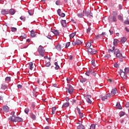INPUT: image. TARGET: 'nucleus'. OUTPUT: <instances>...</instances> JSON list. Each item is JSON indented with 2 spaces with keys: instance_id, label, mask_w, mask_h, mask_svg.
<instances>
[{
  "instance_id": "1",
  "label": "nucleus",
  "mask_w": 129,
  "mask_h": 129,
  "mask_svg": "<svg viewBox=\"0 0 129 129\" xmlns=\"http://www.w3.org/2000/svg\"><path fill=\"white\" fill-rule=\"evenodd\" d=\"M112 16H110L108 18L109 23H112V22H116V17H117V12L116 11H113Z\"/></svg>"
},
{
  "instance_id": "2",
  "label": "nucleus",
  "mask_w": 129,
  "mask_h": 129,
  "mask_svg": "<svg viewBox=\"0 0 129 129\" xmlns=\"http://www.w3.org/2000/svg\"><path fill=\"white\" fill-rule=\"evenodd\" d=\"M67 93H69L70 94H72L74 92V88L71 86V85H69V88H66Z\"/></svg>"
},
{
  "instance_id": "3",
  "label": "nucleus",
  "mask_w": 129,
  "mask_h": 129,
  "mask_svg": "<svg viewBox=\"0 0 129 129\" xmlns=\"http://www.w3.org/2000/svg\"><path fill=\"white\" fill-rule=\"evenodd\" d=\"M114 54L116 55V57H117V58H123L122 54L120 53L118 49H115L114 50Z\"/></svg>"
},
{
  "instance_id": "4",
  "label": "nucleus",
  "mask_w": 129,
  "mask_h": 129,
  "mask_svg": "<svg viewBox=\"0 0 129 129\" xmlns=\"http://www.w3.org/2000/svg\"><path fill=\"white\" fill-rule=\"evenodd\" d=\"M38 51L40 55H41L42 57H43L44 55H45V50H44V48L43 46H42V45H40L39 46Z\"/></svg>"
},
{
  "instance_id": "5",
  "label": "nucleus",
  "mask_w": 129,
  "mask_h": 129,
  "mask_svg": "<svg viewBox=\"0 0 129 129\" xmlns=\"http://www.w3.org/2000/svg\"><path fill=\"white\" fill-rule=\"evenodd\" d=\"M83 42L81 40L76 39L74 40V42L72 43L73 46H76V45H81Z\"/></svg>"
},
{
  "instance_id": "6",
  "label": "nucleus",
  "mask_w": 129,
  "mask_h": 129,
  "mask_svg": "<svg viewBox=\"0 0 129 129\" xmlns=\"http://www.w3.org/2000/svg\"><path fill=\"white\" fill-rule=\"evenodd\" d=\"M87 51L91 55H93V54H96L97 53V50L91 48H88Z\"/></svg>"
},
{
  "instance_id": "7",
  "label": "nucleus",
  "mask_w": 129,
  "mask_h": 129,
  "mask_svg": "<svg viewBox=\"0 0 129 129\" xmlns=\"http://www.w3.org/2000/svg\"><path fill=\"white\" fill-rule=\"evenodd\" d=\"M85 97L88 103H90V104H91V103H92V101L90 99L91 98V95H87Z\"/></svg>"
},
{
  "instance_id": "8",
  "label": "nucleus",
  "mask_w": 129,
  "mask_h": 129,
  "mask_svg": "<svg viewBox=\"0 0 129 129\" xmlns=\"http://www.w3.org/2000/svg\"><path fill=\"white\" fill-rule=\"evenodd\" d=\"M63 47H64V44L61 45L58 43L57 45L55 46V49L57 50V51H61Z\"/></svg>"
},
{
  "instance_id": "9",
  "label": "nucleus",
  "mask_w": 129,
  "mask_h": 129,
  "mask_svg": "<svg viewBox=\"0 0 129 129\" xmlns=\"http://www.w3.org/2000/svg\"><path fill=\"white\" fill-rule=\"evenodd\" d=\"M92 44H93V42L92 41L90 40V41H88L86 44V48L87 49H88V48H90Z\"/></svg>"
},
{
  "instance_id": "10",
  "label": "nucleus",
  "mask_w": 129,
  "mask_h": 129,
  "mask_svg": "<svg viewBox=\"0 0 129 129\" xmlns=\"http://www.w3.org/2000/svg\"><path fill=\"white\" fill-rule=\"evenodd\" d=\"M91 12L90 11H86L85 13V16H87V17H88L89 18L92 17V15L91 14Z\"/></svg>"
},
{
  "instance_id": "11",
  "label": "nucleus",
  "mask_w": 129,
  "mask_h": 129,
  "mask_svg": "<svg viewBox=\"0 0 129 129\" xmlns=\"http://www.w3.org/2000/svg\"><path fill=\"white\" fill-rule=\"evenodd\" d=\"M36 34V31H35L33 30H31L30 33L31 37H32V38H34V37H36V36L37 35V34Z\"/></svg>"
},
{
  "instance_id": "12",
  "label": "nucleus",
  "mask_w": 129,
  "mask_h": 129,
  "mask_svg": "<svg viewBox=\"0 0 129 129\" xmlns=\"http://www.w3.org/2000/svg\"><path fill=\"white\" fill-rule=\"evenodd\" d=\"M1 14H2V15H8V14H9V11L6 9H2L1 11Z\"/></svg>"
},
{
  "instance_id": "13",
  "label": "nucleus",
  "mask_w": 129,
  "mask_h": 129,
  "mask_svg": "<svg viewBox=\"0 0 129 129\" xmlns=\"http://www.w3.org/2000/svg\"><path fill=\"white\" fill-rule=\"evenodd\" d=\"M117 93V89L116 88L113 89L111 92V94L112 95H114Z\"/></svg>"
},
{
  "instance_id": "14",
  "label": "nucleus",
  "mask_w": 129,
  "mask_h": 129,
  "mask_svg": "<svg viewBox=\"0 0 129 129\" xmlns=\"http://www.w3.org/2000/svg\"><path fill=\"white\" fill-rule=\"evenodd\" d=\"M16 118H17V117H16L15 116H12L9 118V120H11V121H14L15 122H16Z\"/></svg>"
},
{
  "instance_id": "15",
  "label": "nucleus",
  "mask_w": 129,
  "mask_h": 129,
  "mask_svg": "<svg viewBox=\"0 0 129 129\" xmlns=\"http://www.w3.org/2000/svg\"><path fill=\"white\" fill-rule=\"evenodd\" d=\"M120 77L122 79H125L126 78V74L124 72H122L120 74Z\"/></svg>"
},
{
  "instance_id": "16",
  "label": "nucleus",
  "mask_w": 129,
  "mask_h": 129,
  "mask_svg": "<svg viewBox=\"0 0 129 129\" xmlns=\"http://www.w3.org/2000/svg\"><path fill=\"white\" fill-rule=\"evenodd\" d=\"M51 32L54 34V35H56V36H59V31L57 30L52 29Z\"/></svg>"
},
{
  "instance_id": "17",
  "label": "nucleus",
  "mask_w": 129,
  "mask_h": 129,
  "mask_svg": "<svg viewBox=\"0 0 129 129\" xmlns=\"http://www.w3.org/2000/svg\"><path fill=\"white\" fill-rule=\"evenodd\" d=\"M116 107L117 109H121L122 108L121 105H120V103H119V102H117Z\"/></svg>"
},
{
  "instance_id": "18",
  "label": "nucleus",
  "mask_w": 129,
  "mask_h": 129,
  "mask_svg": "<svg viewBox=\"0 0 129 129\" xmlns=\"http://www.w3.org/2000/svg\"><path fill=\"white\" fill-rule=\"evenodd\" d=\"M61 24L62 27L66 28L67 27V24H66V20H63L61 21Z\"/></svg>"
},
{
  "instance_id": "19",
  "label": "nucleus",
  "mask_w": 129,
  "mask_h": 129,
  "mask_svg": "<svg viewBox=\"0 0 129 129\" xmlns=\"http://www.w3.org/2000/svg\"><path fill=\"white\" fill-rule=\"evenodd\" d=\"M9 107L8 106H4L3 107V110H4V111H5V112H8V111H9Z\"/></svg>"
},
{
  "instance_id": "20",
  "label": "nucleus",
  "mask_w": 129,
  "mask_h": 129,
  "mask_svg": "<svg viewBox=\"0 0 129 129\" xmlns=\"http://www.w3.org/2000/svg\"><path fill=\"white\" fill-rule=\"evenodd\" d=\"M29 69H30L31 70H33V69H34V63H33V62H29Z\"/></svg>"
},
{
  "instance_id": "21",
  "label": "nucleus",
  "mask_w": 129,
  "mask_h": 129,
  "mask_svg": "<svg viewBox=\"0 0 129 129\" xmlns=\"http://www.w3.org/2000/svg\"><path fill=\"white\" fill-rule=\"evenodd\" d=\"M17 121L18 122H22L23 121V119L20 117H16L15 122H17Z\"/></svg>"
},
{
  "instance_id": "22",
  "label": "nucleus",
  "mask_w": 129,
  "mask_h": 129,
  "mask_svg": "<svg viewBox=\"0 0 129 129\" xmlns=\"http://www.w3.org/2000/svg\"><path fill=\"white\" fill-rule=\"evenodd\" d=\"M69 105H70V103H69V102H67L63 104L62 107H68Z\"/></svg>"
},
{
  "instance_id": "23",
  "label": "nucleus",
  "mask_w": 129,
  "mask_h": 129,
  "mask_svg": "<svg viewBox=\"0 0 129 129\" xmlns=\"http://www.w3.org/2000/svg\"><path fill=\"white\" fill-rule=\"evenodd\" d=\"M127 40V39L123 37L121 38L120 42L121 43V44H124V43H125V42H126Z\"/></svg>"
},
{
  "instance_id": "24",
  "label": "nucleus",
  "mask_w": 129,
  "mask_h": 129,
  "mask_svg": "<svg viewBox=\"0 0 129 129\" xmlns=\"http://www.w3.org/2000/svg\"><path fill=\"white\" fill-rule=\"evenodd\" d=\"M30 117L33 119V120H36V115L31 113L30 114Z\"/></svg>"
},
{
  "instance_id": "25",
  "label": "nucleus",
  "mask_w": 129,
  "mask_h": 129,
  "mask_svg": "<svg viewBox=\"0 0 129 129\" xmlns=\"http://www.w3.org/2000/svg\"><path fill=\"white\" fill-rule=\"evenodd\" d=\"M8 86L6 85L1 84V89L5 90V89H7L8 88Z\"/></svg>"
},
{
  "instance_id": "26",
  "label": "nucleus",
  "mask_w": 129,
  "mask_h": 129,
  "mask_svg": "<svg viewBox=\"0 0 129 129\" xmlns=\"http://www.w3.org/2000/svg\"><path fill=\"white\" fill-rule=\"evenodd\" d=\"M118 20L119 21H121V22H123V18H122V16L121 15H119L117 16Z\"/></svg>"
},
{
  "instance_id": "27",
  "label": "nucleus",
  "mask_w": 129,
  "mask_h": 129,
  "mask_svg": "<svg viewBox=\"0 0 129 129\" xmlns=\"http://www.w3.org/2000/svg\"><path fill=\"white\" fill-rule=\"evenodd\" d=\"M54 65L55 66V67H54V69H55V70H58V69L60 68V67L59 66V65H58V62H54Z\"/></svg>"
},
{
  "instance_id": "28",
  "label": "nucleus",
  "mask_w": 129,
  "mask_h": 129,
  "mask_svg": "<svg viewBox=\"0 0 129 129\" xmlns=\"http://www.w3.org/2000/svg\"><path fill=\"white\" fill-rule=\"evenodd\" d=\"M76 35V33H75V32L71 34L70 35V38L73 39V38H74V37Z\"/></svg>"
},
{
  "instance_id": "29",
  "label": "nucleus",
  "mask_w": 129,
  "mask_h": 129,
  "mask_svg": "<svg viewBox=\"0 0 129 129\" xmlns=\"http://www.w3.org/2000/svg\"><path fill=\"white\" fill-rule=\"evenodd\" d=\"M9 13L11 14V15H15V13H16L15 12V10L14 9H11L9 11Z\"/></svg>"
},
{
  "instance_id": "30",
  "label": "nucleus",
  "mask_w": 129,
  "mask_h": 129,
  "mask_svg": "<svg viewBox=\"0 0 129 129\" xmlns=\"http://www.w3.org/2000/svg\"><path fill=\"white\" fill-rule=\"evenodd\" d=\"M118 42H119V41H118V40H117L116 39H114V42H113V44H114V46H117V43H118Z\"/></svg>"
},
{
  "instance_id": "31",
  "label": "nucleus",
  "mask_w": 129,
  "mask_h": 129,
  "mask_svg": "<svg viewBox=\"0 0 129 129\" xmlns=\"http://www.w3.org/2000/svg\"><path fill=\"white\" fill-rule=\"evenodd\" d=\"M87 81V79L85 78H82L80 79V82L82 83H84L85 82H86Z\"/></svg>"
},
{
  "instance_id": "32",
  "label": "nucleus",
  "mask_w": 129,
  "mask_h": 129,
  "mask_svg": "<svg viewBox=\"0 0 129 129\" xmlns=\"http://www.w3.org/2000/svg\"><path fill=\"white\" fill-rule=\"evenodd\" d=\"M77 128L78 129H85V127H84V126H83V125L81 124V125H79L77 126Z\"/></svg>"
},
{
  "instance_id": "33",
  "label": "nucleus",
  "mask_w": 129,
  "mask_h": 129,
  "mask_svg": "<svg viewBox=\"0 0 129 129\" xmlns=\"http://www.w3.org/2000/svg\"><path fill=\"white\" fill-rule=\"evenodd\" d=\"M115 47L114 46H113L112 48L109 49L108 51L109 53H111V52H112V51H114V50H115Z\"/></svg>"
},
{
  "instance_id": "34",
  "label": "nucleus",
  "mask_w": 129,
  "mask_h": 129,
  "mask_svg": "<svg viewBox=\"0 0 129 129\" xmlns=\"http://www.w3.org/2000/svg\"><path fill=\"white\" fill-rule=\"evenodd\" d=\"M55 112H56V107H53L52 108V114H55Z\"/></svg>"
},
{
  "instance_id": "35",
  "label": "nucleus",
  "mask_w": 129,
  "mask_h": 129,
  "mask_svg": "<svg viewBox=\"0 0 129 129\" xmlns=\"http://www.w3.org/2000/svg\"><path fill=\"white\" fill-rule=\"evenodd\" d=\"M27 37V35H26L25 34H23L22 35L20 36V39H26V37Z\"/></svg>"
},
{
  "instance_id": "36",
  "label": "nucleus",
  "mask_w": 129,
  "mask_h": 129,
  "mask_svg": "<svg viewBox=\"0 0 129 129\" xmlns=\"http://www.w3.org/2000/svg\"><path fill=\"white\" fill-rule=\"evenodd\" d=\"M5 81H7V82H10L11 81V77H7L5 79Z\"/></svg>"
},
{
  "instance_id": "37",
  "label": "nucleus",
  "mask_w": 129,
  "mask_h": 129,
  "mask_svg": "<svg viewBox=\"0 0 129 129\" xmlns=\"http://www.w3.org/2000/svg\"><path fill=\"white\" fill-rule=\"evenodd\" d=\"M124 73H125L126 74H127V73H128L129 72V69L128 68H125L124 69Z\"/></svg>"
},
{
  "instance_id": "38",
  "label": "nucleus",
  "mask_w": 129,
  "mask_h": 129,
  "mask_svg": "<svg viewBox=\"0 0 129 129\" xmlns=\"http://www.w3.org/2000/svg\"><path fill=\"white\" fill-rule=\"evenodd\" d=\"M106 99H107V96H104L101 98V100H102V101H104Z\"/></svg>"
},
{
  "instance_id": "39",
  "label": "nucleus",
  "mask_w": 129,
  "mask_h": 129,
  "mask_svg": "<svg viewBox=\"0 0 129 129\" xmlns=\"http://www.w3.org/2000/svg\"><path fill=\"white\" fill-rule=\"evenodd\" d=\"M28 14L30 16H33V15H34V12L32 10H30L28 11Z\"/></svg>"
},
{
  "instance_id": "40",
  "label": "nucleus",
  "mask_w": 129,
  "mask_h": 129,
  "mask_svg": "<svg viewBox=\"0 0 129 129\" xmlns=\"http://www.w3.org/2000/svg\"><path fill=\"white\" fill-rule=\"evenodd\" d=\"M78 17H79V18H83V17H84V15H83L82 13H79L78 14Z\"/></svg>"
},
{
  "instance_id": "41",
  "label": "nucleus",
  "mask_w": 129,
  "mask_h": 129,
  "mask_svg": "<svg viewBox=\"0 0 129 129\" xmlns=\"http://www.w3.org/2000/svg\"><path fill=\"white\" fill-rule=\"evenodd\" d=\"M111 57V55L110 54H106L105 55V59H108L109 58H110Z\"/></svg>"
},
{
  "instance_id": "42",
  "label": "nucleus",
  "mask_w": 129,
  "mask_h": 129,
  "mask_svg": "<svg viewBox=\"0 0 129 129\" xmlns=\"http://www.w3.org/2000/svg\"><path fill=\"white\" fill-rule=\"evenodd\" d=\"M90 31H91V27H89L87 29V34H89V33H90Z\"/></svg>"
},
{
  "instance_id": "43",
  "label": "nucleus",
  "mask_w": 129,
  "mask_h": 129,
  "mask_svg": "<svg viewBox=\"0 0 129 129\" xmlns=\"http://www.w3.org/2000/svg\"><path fill=\"white\" fill-rule=\"evenodd\" d=\"M20 20H21V21H23V22H25V21H26V17L24 16L20 17Z\"/></svg>"
},
{
  "instance_id": "44",
  "label": "nucleus",
  "mask_w": 129,
  "mask_h": 129,
  "mask_svg": "<svg viewBox=\"0 0 129 129\" xmlns=\"http://www.w3.org/2000/svg\"><path fill=\"white\" fill-rule=\"evenodd\" d=\"M11 31L12 32H17V28L12 27Z\"/></svg>"
},
{
  "instance_id": "45",
  "label": "nucleus",
  "mask_w": 129,
  "mask_h": 129,
  "mask_svg": "<svg viewBox=\"0 0 129 129\" xmlns=\"http://www.w3.org/2000/svg\"><path fill=\"white\" fill-rule=\"evenodd\" d=\"M90 129H95V124H92L90 126Z\"/></svg>"
},
{
  "instance_id": "46",
  "label": "nucleus",
  "mask_w": 129,
  "mask_h": 129,
  "mask_svg": "<svg viewBox=\"0 0 129 129\" xmlns=\"http://www.w3.org/2000/svg\"><path fill=\"white\" fill-rule=\"evenodd\" d=\"M45 66L46 67H50L51 66V63L50 62H48L45 64Z\"/></svg>"
},
{
  "instance_id": "47",
  "label": "nucleus",
  "mask_w": 129,
  "mask_h": 129,
  "mask_svg": "<svg viewBox=\"0 0 129 129\" xmlns=\"http://www.w3.org/2000/svg\"><path fill=\"white\" fill-rule=\"evenodd\" d=\"M79 116L80 117H81V118H82V117H83V116H84V114H83V113L81 112L79 114Z\"/></svg>"
},
{
  "instance_id": "48",
  "label": "nucleus",
  "mask_w": 129,
  "mask_h": 129,
  "mask_svg": "<svg viewBox=\"0 0 129 129\" xmlns=\"http://www.w3.org/2000/svg\"><path fill=\"white\" fill-rule=\"evenodd\" d=\"M70 46V42H68L66 44V48H68Z\"/></svg>"
},
{
  "instance_id": "49",
  "label": "nucleus",
  "mask_w": 129,
  "mask_h": 129,
  "mask_svg": "<svg viewBox=\"0 0 129 129\" xmlns=\"http://www.w3.org/2000/svg\"><path fill=\"white\" fill-rule=\"evenodd\" d=\"M124 25H129V21L128 20H125L124 22Z\"/></svg>"
},
{
  "instance_id": "50",
  "label": "nucleus",
  "mask_w": 129,
  "mask_h": 129,
  "mask_svg": "<svg viewBox=\"0 0 129 129\" xmlns=\"http://www.w3.org/2000/svg\"><path fill=\"white\" fill-rule=\"evenodd\" d=\"M57 14L58 15V16H59L61 14V9H59L57 11Z\"/></svg>"
},
{
  "instance_id": "51",
  "label": "nucleus",
  "mask_w": 129,
  "mask_h": 129,
  "mask_svg": "<svg viewBox=\"0 0 129 129\" xmlns=\"http://www.w3.org/2000/svg\"><path fill=\"white\" fill-rule=\"evenodd\" d=\"M30 111V110L28 109V108H26L25 109V113H26V114H28V113H29V111Z\"/></svg>"
},
{
  "instance_id": "52",
  "label": "nucleus",
  "mask_w": 129,
  "mask_h": 129,
  "mask_svg": "<svg viewBox=\"0 0 129 129\" xmlns=\"http://www.w3.org/2000/svg\"><path fill=\"white\" fill-rule=\"evenodd\" d=\"M92 64L93 66H95V60L94 59L92 60Z\"/></svg>"
},
{
  "instance_id": "53",
  "label": "nucleus",
  "mask_w": 129,
  "mask_h": 129,
  "mask_svg": "<svg viewBox=\"0 0 129 129\" xmlns=\"http://www.w3.org/2000/svg\"><path fill=\"white\" fill-rule=\"evenodd\" d=\"M60 17H61V18H64L65 17V13H61L59 15Z\"/></svg>"
},
{
  "instance_id": "54",
  "label": "nucleus",
  "mask_w": 129,
  "mask_h": 129,
  "mask_svg": "<svg viewBox=\"0 0 129 129\" xmlns=\"http://www.w3.org/2000/svg\"><path fill=\"white\" fill-rule=\"evenodd\" d=\"M55 4L56 5V6H60V1H56Z\"/></svg>"
},
{
  "instance_id": "55",
  "label": "nucleus",
  "mask_w": 129,
  "mask_h": 129,
  "mask_svg": "<svg viewBox=\"0 0 129 129\" xmlns=\"http://www.w3.org/2000/svg\"><path fill=\"white\" fill-rule=\"evenodd\" d=\"M111 94H110V93H108V94H107V95H106V96H107V97H109V98H110V97H111Z\"/></svg>"
},
{
  "instance_id": "56",
  "label": "nucleus",
  "mask_w": 129,
  "mask_h": 129,
  "mask_svg": "<svg viewBox=\"0 0 129 129\" xmlns=\"http://www.w3.org/2000/svg\"><path fill=\"white\" fill-rule=\"evenodd\" d=\"M77 110H78V112L79 114L81 113V111L80 110V109L78 107H77Z\"/></svg>"
},
{
  "instance_id": "57",
  "label": "nucleus",
  "mask_w": 129,
  "mask_h": 129,
  "mask_svg": "<svg viewBox=\"0 0 129 129\" xmlns=\"http://www.w3.org/2000/svg\"><path fill=\"white\" fill-rule=\"evenodd\" d=\"M67 81H68V83H69V82L71 81V79H70V78H68Z\"/></svg>"
},
{
  "instance_id": "58",
  "label": "nucleus",
  "mask_w": 129,
  "mask_h": 129,
  "mask_svg": "<svg viewBox=\"0 0 129 129\" xmlns=\"http://www.w3.org/2000/svg\"><path fill=\"white\" fill-rule=\"evenodd\" d=\"M114 67H115V68H118V67H119L118 64H117V63L114 64Z\"/></svg>"
},
{
  "instance_id": "59",
  "label": "nucleus",
  "mask_w": 129,
  "mask_h": 129,
  "mask_svg": "<svg viewBox=\"0 0 129 129\" xmlns=\"http://www.w3.org/2000/svg\"><path fill=\"white\" fill-rule=\"evenodd\" d=\"M124 115V112H122L120 114V116H123Z\"/></svg>"
},
{
  "instance_id": "60",
  "label": "nucleus",
  "mask_w": 129,
  "mask_h": 129,
  "mask_svg": "<svg viewBox=\"0 0 129 129\" xmlns=\"http://www.w3.org/2000/svg\"><path fill=\"white\" fill-rule=\"evenodd\" d=\"M125 106H126V107H129V102H127L125 104Z\"/></svg>"
},
{
  "instance_id": "61",
  "label": "nucleus",
  "mask_w": 129,
  "mask_h": 129,
  "mask_svg": "<svg viewBox=\"0 0 129 129\" xmlns=\"http://www.w3.org/2000/svg\"><path fill=\"white\" fill-rule=\"evenodd\" d=\"M47 38L48 39H49L50 40H51L52 39V36L48 35V36H47Z\"/></svg>"
},
{
  "instance_id": "62",
  "label": "nucleus",
  "mask_w": 129,
  "mask_h": 129,
  "mask_svg": "<svg viewBox=\"0 0 129 129\" xmlns=\"http://www.w3.org/2000/svg\"><path fill=\"white\" fill-rule=\"evenodd\" d=\"M18 88H22V85H18L17 86Z\"/></svg>"
},
{
  "instance_id": "63",
  "label": "nucleus",
  "mask_w": 129,
  "mask_h": 129,
  "mask_svg": "<svg viewBox=\"0 0 129 129\" xmlns=\"http://www.w3.org/2000/svg\"><path fill=\"white\" fill-rule=\"evenodd\" d=\"M69 100H70V99H69V98H68V97L66 98V101H69Z\"/></svg>"
},
{
  "instance_id": "64",
  "label": "nucleus",
  "mask_w": 129,
  "mask_h": 129,
  "mask_svg": "<svg viewBox=\"0 0 129 129\" xmlns=\"http://www.w3.org/2000/svg\"><path fill=\"white\" fill-rule=\"evenodd\" d=\"M86 75H87V76H90V74H89V73H87V72L86 73Z\"/></svg>"
}]
</instances>
